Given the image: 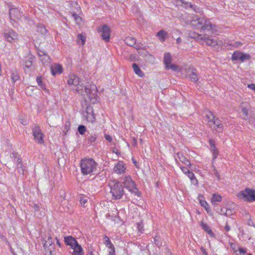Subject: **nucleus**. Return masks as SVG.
Returning <instances> with one entry per match:
<instances>
[{"label": "nucleus", "instance_id": "obj_1", "mask_svg": "<svg viewBox=\"0 0 255 255\" xmlns=\"http://www.w3.org/2000/svg\"><path fill=\"white\" fill-rule=\"evenodd\" d=\"M67 78V84L71 89L76 90L84 96H86L93 103L96 102L97 88L95 84H88L84 86L83 84H81L79 77L74 74H69Z\"/></svg>", "mask_w": 255, "mask_h": 255}, {"label": "nucleus", "instance_id": "obj_2", "mask_svg": "<svg viewBox=\"0 0 255 255\" xmlns=\"http://www.w3.org/2000/svg\"><path fill=\"white\" fill-rule=\"evenodd\" d=\"M81 173L83 175L91 174L97 172L96 162L92 158H85L80 161Z\"/></svg>", "mask_w": 255, "mask_h": 255}, {"label": "nucleus", "instance_id": "obj_3", "mask_svg": "<svg viewBox=\"0 0 255 255\" xmlns=\"http://www.w3.org/2000/svg\"><path fill=\"white\" fill-rule=\"evenodd\" d=\"M191 25L196 29L201 31L210 30L212 29V24L211 22L203 17L195 15L190 21Z\"/></svg>", "mask_w": 255, "mask_h": 255}, {"label": "nucleus", "instance_id": "obj_4", "mask_svg": "<svg viewBox=\"0 0 255 255\" xmlns=\"http://www.w3.org/2000/svg\"><path fill=\"white\" fill-rule=\"evenodd\" d=\"M109 186L113 198L115 199H121L124 194V190L121 182L114 180L110 183Z\"/></svg>", "mask_w": 255, "mask_h": 255}, {"label": "nucleus", "instance_id": "obj_5", "mask_svg": "<svg viewBox=\"0 0 255 255\" xmlns=\"http://www.w3.org/2000/svg\"><path fill=\"white\" fill-rule=\"evenodd\" d=\"M122 180L125 187L130 192L134 193L138 197L140 196L141 193L136 188L134 181L132 180L130 176H125L122 178Z\"/></svg>", "mask_w": 255, "mask_h": 255}, {"label": "nucleus", "instance_id": "obj_6", "mask_svg": "<svg viewBox=\"0 0 255 255\" xmlns=\"http://www.w3.org/2000/svg\"><path fill=\"white\" fill-rule=\"evenodd\" d=\"M238 198L245 201L251 202L255 201V190L249 188H245L237 194Z\"/></svg>", "mask_w": 255, "mask_h": 255}, {"label": "nucleus", "instance_id": "obj_7", "mask_svg": "<svg viewBox=\"0 0 255 255\" xmlns=\"http://www.w3.org/2000/svg\"><path fill=\"white\" fill-rule=\"evenodd\" d=\"M32 134L35 141L40 144L44 143V134L39 126H35L32 128Z\"/></svg>", "mask_w": 255, "mask_h": 255}, {"label": "nucleus", "instance_id": "obj_8", "mask_svg": "<svg viewBox=\"0 0 255 255\" xmlns=\"http://www.w3.org/2000/svg\"><path fill=\"white\" fill-rule=\"evenodd\" d=\"M251 56L249 54L244 53L240 51H236L232 54L231 59L232 61H240L244 62L247 60H250Z\"/></svg>", "mask_w": 255, "mask_h": 255}, {"label": "nucleus", "instance_id": "obj_9", "mask_svg": "<svg viewBox=\"0 0 255 255\" xmlns=\"http://www.w3.org/2000/svg\"><path fill=\"white\" fill-rule=\"evenodd\" d=\"M99 31L101 32V37L106 42H109L111 36V29L107 24H103L100 26Z\"/></svg>", "mask_w": 255, "mask_h": 255}, {"label": "nucleus", "instance_id": "obj_10", "mask_svg": "<svg viewBox=\"0 0 255 255\" xmlns=\"http://www.w3.org/2000/svg\"><path fill=\"white\" fill-rule=\"evenodd\" d=\"M3 34L5 39L9 42L17 39L18 34L12 29H5Z\"/></svg>", "mask_w": 255, "mask_h": 255}, {"label": "nucleus", "instance_id": "obj_11", "mask_svg": "<svg viewBox=\"0 0 255 255\" xmlns=\"http://www.w3.org/2000/svg\"><path fill=\"white\" fill-rule=\"evenodd\" d=\"M209 127L220 133L222 132L224 130L223 125L218 118H217L213 123H211V126H210Z\"/></svg>", "mask_w": 255, "mask_h": 255}, {"label": "nucleus", "instance_id": "obj_12", "mask_svg": "<svg viewBox=\"0 0 255 255\" xmlns=\"http://www.w3.org/2000/svg\"><path fill=\"white\" fill-rule=\"evenodd\" d=\"M9 14L10 18L13 21L21 19L22 12L16 8H11L9 9Z\"/></svg>", "mask_w": 255, "mask_h": 255}, {"label": "nucleus", "instance_id": "obj_13", "mask_svg": "<svg viewBox=\"0 0 255 255\" xmlns=\"http://www.w3.org/2000/svg\"><path fill=\"white\" fill-rule=\"evenodd\" d=\"M188 72L190 73L188 76L191 81L197 82L199 80L198 74L197 70L193 67H190L188 68Z\"/></svg>", "mask_w": 255, "mask_h": 255}, {"label": "nucleus", "instance_id": "obj_14", "mask_svg": "<svg viewBox=\"0 0 255 255\" xmlns=\"http://www.w3.org/2000/svg\"><path fill=\"white\" fill-rule=\"evenodd\" d=\"M209 143L210 144V150L212 153L213 155V160H215L219 155V152L218 149L217 148L215 145V141L212 139L209 140Z\"/></svg>", "mask_w": 255, "mask_h": 255}, {"label": "nucleus", "instance_id": "obj_15", "mask_svg": "<svg viewBox=\"0 0 255 255\" xmlns=\"http://www.w3.org/2000/svg\"><path fill=\"white\" fill-rule=\"evenodd\" d=\"M35 58V56L30 53L28 54L26 56H25L24 58L25 67L27 68H30L31 69H34L32 63Z\"/></svg>", "mask_w": 255, "mask_h": 255}, {"label": "nucleus", "instance_id": "obj_16", "mask_svg": "<svg viewBox=\"0 0 255 255\" xmlns=\"http://www.w3.org/2000/svg\"><path fill=\"white\" fill-rule=\"evenodd\" d=\"M98 134L96 133H90L87 131V134L86 135L85 140L87 141V144L92 145L95 143L97 139Z\"/></svg>", "mask_w": 255, "mask_h": 255}, {"label": "nucleus", "instance_id": "obj_17", "mask_svg": "<svg viewBox=\"0 0 255 255\" xmlns=\"http://www.w3.org/2000/svg\"><path fill=\"white\" fill-rule=\"evenodd\" d=\"M126 167L124 165L123 162L119 161L115 164L114 168L115 172L118 174H123L125 172Z\"/></svg>", "mask_w": 255, "mask_h": 255}, {"label": "nucleus", "instance_id": "obj_18", "mask_svg": "<svg viewBox=\"0 0 255 255\" xmlns=\"http://www.w3.org/2000/svg\"><path fill=\"white\" fill-rule=\"evenodd\" d=\"M64 243L67 246H70L71 249L78 244L76 239L72 236L65 237Z\"/></svg>", "mask_w": 255, "mask_h": 255}, {"label": "nucleus", "instance_id": "obj_19", "mask_svg": "<svg viewBox=\"0 0 255 255\" xmlns=\"http://www.w3.org/2000/svg\"><path fill=\"white\" fill-rule=\"evenodd\" d=\"M51 72L53 76L60 74L63 72V67L61 65L56 64L51 67Z\"/></svg>", "mask_w": 255, "mask_h": 255}, {"label": "nucleus", "instance_id": "obj_20", "mask_svg": "<svg viewBox=\"0 0 255 255\" xmlns=\"http://www.w3.org/2000/svg\"><path fill=\"white\" fill-rule=\"evenodd\" d=\"M177 158H178L180 160V161L185 165H187L189 167L190 166V161L186 157L183 156L182 153L180 152L177 153L176 156L175 157L176 162H177Z\"/></svg>", "mask_w": 255, "mask_h": 255}, {"label": "nucleus", "instance_id": "obj_21", "mask_svg": "<svg viewBox=\"0 0 255 255\" xmlns=\"http://www.w3.org/2000/svg\"><path fill=\"white\" fill-rule=\"evenodd\" d=\"M10 156L16 165L23 163L20 156L17 152L13 151L10 154Z\"/></svg>", "mask_w": 255, "mask_h": 255}, {"label": "nucleus", "instance_id": "obj_22", "mask_svg": "<svg viewBox=\"0 0 255 255\" xmlns=\"http://www.w3.org/2000/svg\"><path fill=\"white\" fill-rule=\"evenodd\" d=\"M73 250V252L72 254V255H84V250L82 248L81 246L79 244L74 246V247L72 248Z\"/></svg>", "mask_w": 255, "mask_h": 255}, {"label": "nucleus", "instance_id": "obj_23", "mask_svg": "<svg viewBox=\"0 0 255 255\" xmlns=\"http://www.w3.org/2000/svg\"><path fill=\"white\" fill-rule=\"evenodd\" d=\"M156 36L158 38L160 41L163 42L165 41L166 39L168 37L167 31L164 30H160L156 33Z\"/></svg>", "mask_w": 255, "mask_h": 255}, {"label": "nucleus", "instance_id": "obj_24", "mask_svg": "<svg viewBox=\"0 0 255 255\" xmlns=\"http://www.w3.org/2000/svg\"><path fill=\"white\" fill-rule=\"evenodd\" d=\"M205 117L208 121V126L209 127L211 126V123H213L217 118V117H216L215 115L209 111H208L205 113Z\"/></svg>", "mask_w": 255, "mask_h": 255}, {"label": "nucleus", "instance_id": "obj_25", "mask_svg": "<svg viewBox=\"0 0 255 255\" xmlns=\"http://www.w3.org/2000/svg\"><path fill=\"white\" fill-rule=\"evenodd\" d=\"M87 114V119L89 122H93L95 120V117L93 114V109L90 107H88L86 109Z\"/></svg>", "mask_w": 255, "mask_h": 255}, {"label": "nucleus", "instance_id": "obj_26", "mask_svg": "<svg viewBox=\"0 0 255 255\" xmlns=\"http://www.w3.org/2000/svg\"><path fill=\"white\" fill-rule=\"evenodd\" d=\"M180 2L182 5L186 8L190 7L196 12H198L199 10V8L197 7L196 5L192 4L190 2H185L183 0H181Z\"/></svg>", "mask_w": 255, "mask_h": 255}, {"label": "nucleus", "instance_id": "obj_27", "mask_svg": "<svg viewBox=\"0 0 255 255\" xmlns=\"http://www.w3.org/2000/svg\"><path fill=\"white\" fill-rule=\"evenodd\" d=\"M200 226L203 230H204L210 236V237H213L214 236V233L212 232V230L207 224L201 222L200 223Z\"/></svg>", "mask_w": 255, "mask_h": 255}, {"label": "nucleus", "instance_id": "obj_28", "mask_svg": "<svg viewBox=\"0 0 255 255\" xmlns=\"http://www.w3.org/2000/svg\"><path fill=\"white\" fill-rule=\"evenodd\" d=\"M132 67L133 69L134 73L139 77H142L144 76L143 72H142V71L141 70L140 68L137 64L135 63H132Z\"/></svg>", "mask_w": 255, "mask_h": 255}, {"label": "nucleus", "instance_id": "obj_29", "mask_svg": "<svg viewBox=\"0 0 255 255\" xmlns=\"http://www.w3.org/2000/svg\"><path fill=\"white\" fill-rule=\"evenodd\" d=\"M222 199V196L218 194H214L212 195V197L211 199V202L213 205L216 206L217 205L216 204L217 202H221Z\"/></svg>", "mask_w": 255, "mask_h": 255}, {"label": "nucleus", "instance_id": "obj_30", "mask_svg": "<svg viewBox=\"0 0 255 255\" xmlns=\"http://www.w3.org/2000/svg\"><path fill=\"white\" fill-rule=\"evenodd\" d=\"M172 57L169 53H165L164 55L163 62L165 68H167L168 65L171 64Z\"/></svg>", "mask_w": 255, "mask_h": 255}, {"label": "nucleus", "instance_id": "obj_31", "mask_svg": "<svg viewBox=\"0 0 255 255\" xmlns=\"http://www.w3.org/2000/svg\"><path fill=\"white\" fill-rule=\"evenodd\" d=\"M204 40L207 43V45L212 46H215L216 45H219V43L216 39H212L209 38V37H204Z\"/></svg>", "mask_w": 255, "mask_h": 255}, {"label": "nucleus", "instance_id": "obj_32", "mask_svg": "<svg viewBox=\"0 0 255 255\" xmlns=\"http://www.w3.org/2000/svg\"><path fill=\"white\" fill-rule=\"evenodd\" d=\"M36 31L41 34L45 35L48 31L45 26L42 24H37L36 25Z\"/></svg>", "mask_w": 255, "mask_h": 255}, {"label": "nucleus", "instance_id": "obj_33", "mask_svg": "<svg viewBox=\"0 0 255 255\" xmlns=\"http://www.w3.org/2000/svg\"><path fill=\"white\" fill-rule=\"evenodd\" d=\"M36 82L38 86L45 92L49 93L48 90L46 88L45 84L42 82V79L41 76H38L36 78Z\"/></svg>", "mask_w": 255, "mask_h": 255}, {"label": "nucleus", "instance_id": "obj_34", "mask_svg": "<svg viewBox=\"0 0 255 255\" xmlns=\"http://www.w3.org/2000/svg\"><path fill=\"white\" fill-rule=\"evenodd\" d=\"M40 60L45 65H47L51 62V58L47 53H45L44 55L43 54L42 56L40 58Z\"/></svg>", "mask_w": 255, "mask_h": 255}, {"label": "nucleus", "instance_id": "obj_35", "mask_svg": "<svg viewBox=\"0 0 255 255\" xmlns=\"http://www.w3.org/2000/svg\"><path fill=\"white\" fill-rule=\"evenodd\" d=\"M125 42L127 45L133 46L136 44V39L133 37L128 36L125 38Z\"/></svg>", "mask_w": 255, "mask_h": 255}, {"label": "nucleus", "instance_id": "obj_36", "mask_svg": "<svg viewBox=\"0 0 255 255\" xmlns=\"http://www.w3.org/2000/svg\"><path fill=\"white\" fill-rule=\"evenodd\" d=\"M241 116L244 120H247L248 117L250 116V113H249L248 110L244 107H243L241 109Z\"/></svg>", "mask_w": 255, "mask_h": 255}, {"label": "nucleus", "instance_id": "obj_37", "mask_svg": "<svg viewBox=\"0 0 255 255\" xmlns=\"http://www.w3.org/2000/svg\"><path fill=\"white\" fill-rule=\"evenodd\" d=\"M26 166H25L23 163L16 165V169H17L19 173L22 175L24 174V172L26 171Z\"/></svg>", "mask_w": 255, "mask_h": 255}, {"label": "nucleus", "instance_id": "obj_38", "mask_svg": "<svg viewBox=\"0 0 255 255\" xmlns=\"http://www.w3.org/2000/svg\"><path fill=\"white\" fill-rule=\"evenodd\" d=\"M10 78L13 84L16 82L19 81L20 79L18 73L16 71H13L11 72L10 75Z\"/></svg>", "mask_w": 255, "mask_h": 255}, {"label": "nucleus", "instance_id": "obj_39", "mask_svg": "<svg viewBox=\"0 0 255 255\" xmlns=\"http://www.w3.org/2000/svg\"><path fill=\"white\" fill-rule=\"evenodd\" d=\"M105 239H106V240L105 241V244L106 246L108 248H109L111 250V251H112L113 250H115V247H114V245L112 243V242H111V240L109 239V238L107 236H105Z\"/></svg>", "mask_w": 255, "mask_h": 255}, {"label": "nucleus", "instance_id": "obj_40", "mask_svg": "<svg viewBox=\"0 0 255 255\" xmlns=\"http://www.w3.org/2000/svg\"><path fill=\"white\" fill-rule=\"evenodd\" d=\"M154 244L157 247L159 248L162 246V240L159 236H155L154 238Z\"/></svg>", "mask_w": 255, "mask_h": 255}, {"label": "nucleus", "instance_id": "obj_41", "mask_svg": "<svg viewBox=\"0 0 255 255\" xmlns=\"http://www.w3.org/2000/svg\"><path fill=\"white\" fill-rule=\"evenodd\" d=\"M77 129L79 133L82 135H85V132H87L86 127L84 125L79 126Z\"/></svg>", "mask_w": 255, "mask_h": 255}, {"label": "nucleus", "instance_id": "obj_42", "mask_svg": "<svg viewBox=\"0 0 255 255\" xmlns=\"http://www.w3.org/2000/svg\"><path fill=\"white\" fill-rule=\"evenodd\" d=\"M199 200L201 206L204 207L205 209V210L207 212H208V210L210 209V207L207 202L205 200L203 199H200L199 198Z\"/></svg>", "mask_w": 255, "mask_h": 255}, {"label": "nucleus", "instance_id": "obj_43", "mask_svg": "<svg viewBox=\"0 0 255 255\" xmlns=\"http://www.w3.org/2000/svg\"><path fill=\"white\" fill-rule=\"evenodd\" d=\"M250 124L255 125V117L254 115L251 112L248 119L247 120Z\"/></svg>", "mask_w": 255, "mask_h": 255}, {"label": "nucleus", "instance_id": "obj_44", "mask_svg": "<svg viewBox=\"0 0 255 255\" xmlns=\"http://www.w3.org/2000/svg\"><path fill=\"white\" fill-rule=\"evenodd\" d=\"M54 244V242L51 237H48L47 241H46L45 243L44 244V248H48L52 246Z\"/></svg>", "mask_w": 255, "mask_h": 255}, {"label": "nucleus", "instance_id": "obj_45", "mask_svg": "<svg viewBox=\"0 0 255 255\" xmlns=\"http://www.w3.org/2000/svg\"><path fill=\"white\" fill-rule=\"evenodd\" d=\"M77 40L78 42L80 41V40L81 41V44L83 45L86 41V37L84 35H83L82 34H78L77 36Z\"/></svg>", "mask_w": 255, "mask_h": 255}, {"label": "nucleus", "instance_id": "obj_46", "mask_svg": "<svg viewBox=\"0 0 255 255\" xmlns=\"http://www.w3.org/2000/svg\"><path fill=\"white\" fill-rule=\"evenodd\" d=\"M166 69H171L173 71H178V66L175 65L174 64H170L168 65L167 68H165Z\"/></svg>", "mask_w": 255, "mask_h": 255}, {"label": "nucleus", "instance_id": "obj_47", "mask_svg": "<svg viewBox=\"0 0 255 255\" xmlns=\"http://www.w3.org/2000/svg\"><path fill=\"white\" fill-rule=\"evenodd\" d=\"M72 17H73V18L74 19V20H75V21L77 23L79 24V23H80L81 22V21L82 20V19L77 14L73 13L72 14Z\"/></svg>", "mask_w": 255, "mask_h": 255}, {"label": "nucleus", "instance_id": "obj_48", "mask_svg": "<svg viewBox=\"0 0 255 255\" xmlns=\"http://www.w3.org/2000/svg\"><path fill=\"white\" fill-rule=\"evenodd\" d=\"M137 228L138 232L142 233L143 231V225L142 222L137 223Z\"/></svg>", "mask_w": 255, "mask_h": 255}, {"label": "nucleus", "instance_id": "obj_49", "mask_svg": "<svg viewBox=\"0 0 255 255\" xmlns=\"http://www.w3.org/2000/svg\"><path fill=\"white\" fill-rule=\"evenodd\" d=\"M221 211L223 212V213H224V214L226 216H231L232 215H233V211L232 210L229 209H226V211L225 213H224L223 211V210H221Z\"/></svg>", "mask_w": 255, "mask_h": 255}, {"label": "nucleus", "instance_id": "obj_50", "mask_svg": "<svg viewBox=\"0 0 255 255\" xmlns=\"http://www.w3.org/2000/svg\"><path fill=\"white\" fill-rule=\"evenodd\" d=\"M213 168L214 169V175L217 178L218 180H220L221 179L220 176V175H219L217 170L216 169L215 166H213Z\"/></svg>", "mask_w": 255, "mask_h": 255}, {"label": "nucleus", "instance_id": "obj_51", "mask_svg": "<svg viewBox=\"0 0 255 255\" xmlns=\"http://www.w3.org/2000/svg\"><path fill=\"white\" fill-rule=\"evenodd\" d=\"M70 123L69 122H67L66 123L65 126H64V130H63V131L65 132V134H66V132L68 131V130H69L70 129Z\"/></svg>", "mask_w": 255, "mask_h": 255}, {"label": "nucleus", "instance_id": "obj_52", "mask_svg": "<svg viewBox=\"0 0 255 255\" xmlns=\"http://www.w3.org/2000/svg\"><path fill=\"white\" fill-rule=\"evenodd\" d=\"M31 206L35 212L38 211L40 210V206L38 204L32 203L31 204Z\"/></svg>", "mask_w": 255, "mask_h": 255}, {"label": "nucleus", "instance_id": "obj_53", "mask_svg": "<svg viewBox=\"0 0 255 255\" xmlns=\"http://www.w3.org/2000/svg\"><path fill=\"white\" fill-rule=\"evenodd\" d=\"M80 204L84 207L86 206V204L87 203V199L85 198H81L80 200Z\"/></svg>", "mask_w": 255, "mask_h": 255}, {"label": "nucleus", "instance_id": "obj_54", "mask_svg": "<svg viewBox=\"0 0 255 255\" xmlns=\"http://www.w3.org/2000/svg\"><path fill=\"white\" fill-rule=\"evenodd\" d=\"M37 54H38L39 58H40L41 56H42L43 54L44 55L45 53H46V52L45 51H44V50H41L39 49L37 50Z\"/></svg>", "mask_w": 255, "mask_h": 255}, {"label": "nucleus", "instance_id": "obj_55", "mask_svg": "<svg viewBox=\"0 0 255 255\" xmlns=\"http://www.w3.org/2000/svg\"><path fill=\"white\" fill-rule=\"evenodd\" d=\"M180 168L182 170V171L185 174H187L188 172L190 171V170L186 167H184V166H181L180 167Z\"/></svg>", "mask_w": 255, "mask_h": 255}, {"label": "nucleus", "instance_id": "obj_56", "mask_svg": "<svg viewBox=\"0 0 255 255\" xmlns=\"http://www.w3.org/2000/svg\"><path fill=\"white\" fill-rule=\"evenodd\" d=\"M238 251H239L240 253L242 255L246 254L247 252V249L243 248L242 247H239Z\"/></svg>", "mask_w": 255, "mask_h": 255}, {"label": "nucleus", "instance_id": "obj_57", "mask_svg": "<svg viewBox=\"0 0 255 255\" xmlns=\"http://www.w3.org/2000/svg\"><path fill=\"white\" fill-rule=\"evenodd\" d=\"M129 60L130 61H135L136 60V56L135 54H131L129 57Z\"/></svg>", "mask_w": 255, "mask_h": 255}, {"label": "nucleus", "instance_id": "obj_58", "mask_svg": "<svg viewBox=\"0 0 255 255\" xmlns=\"http://www.w3.org/2000/svg\"><path fill=\"white\" fill-rule=\"evenodd\" d=\"M105 138L110 142H112L113 140L112 136L108 134H105Z\"/></svg>", "mask_w": 255, "mask_h": 255}, {"label": "nucleus", "instance_id": "obj_59", "mask_svg": "<svg viewBox=\"0 0 255 255\" xmlns=\"http://www.w3.org/2000/svg\"><path fill=\"white\" fill-rule=\"evenodd\" d=\"M186 175L190 179V180L195 176V174L190 171L188 172L187 174Z\"/></svg>", "mask_w": 255, "mask_h": 255}, {"label": "nucleus", "instance_id": "obj_60", "mask_svg": "<svg viewBox=\"0 0 255 255\" xmlns=\"http://www.w3.org/2000/svg\"><path fill=\"white\" fill-rule=\"evenodd\" d=\"M191 182L195 185L198 184V180L195 176L191 179Z\"/></svg>", "mask_w": 255, "mask_h": 255}, {"label": "nucleus", "instance_id": "obj_61", "mask_svg": "<svg viewBox=\"0 0 255 255\" xmlns=\"http://www.w3.org/2000/svg\"><path fill=\"white\" fill-rule=\"evenodd\" d=\"M112 152H113V153H116V154L117 155H119V154H120V153L119 152V150H118V148H116V147H113V148H112Z\"/></svg>", "mask_w": 255, "mask_h": 255}, {"label": "nucleus", "instance_id": "obj_62", "mask_svg": "<svg viewBox=\"0 0 255 255\" xmlns=\"http://www.w3.org/2000/svg\"><path fill=\"white\" fill-rule=\"evenodd\" d=\"M19 120L20 124H21L22 125H23L24 126H25L27 124V122L25 120H24L23 119H20Z\"/></svg>", "mask_w": 255, "mask_h": 255}, {"label": "nucleus", "instance_id": "obj_63", "mask_svg": "<svg viewBox=\"0 0 255 255\" xmlns=\"http://www.w3.org/2000/svg\"><path fill=\"white\" fill-rule=\"evenodd\" d=\"M248 87L250 89L254 90L255 91V84L253 83V84H249Z\"/></svg>", "mask_w": 255, "mask_h": 255}, {"label": "nucleus", "instance_id": "obj_64", "mask_svg": "<svg viewBox=\"0 0 255 255\" xmlns=\"http://www.w3.org/2000/svg\"><path fill=\"white\" fill-rule=\"evenodd\" d=\"M200 250L203 253V255H208L207 252L206 251V249H204L203 247H201L200 248Z\"/></svg>", "mask_w": 255, "mask_h": 255}]
</instances>
